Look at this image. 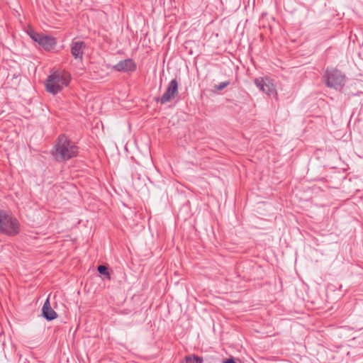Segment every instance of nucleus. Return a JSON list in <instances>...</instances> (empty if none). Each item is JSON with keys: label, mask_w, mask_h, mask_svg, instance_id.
Returning <instances> with one entry per match:
<instances>
[{"label": "nucleus", "mask_w": 363, "mask_h": 363, "mask_svg": "<svg viewBox=\"0 0 363 363\" xmlns=\"http://www.w3.org/2000/svg\"><path fill=\"white\" fill-rule=\"evenodd\" d=\"M186 363H203V359L198 356H187Z\"/></svg>", "instance_id": "obj_11"}, {"label": "nucleus", "mask_w": 363, "mask_h": 363, "mask_svg": "<svg viewBox=\"0 0 363 363\" xmlns=\"http://www.w3.org/2000/svg\"><path fill=\"white\" fill-rule=\"evenodd\" d=\"M113 69L118 72H133L136 69V65L132 59H126L115 65Z\"/></svg>", "instance_id": "obj_8"}, {"label": "nucleus", "mask_w": 363, "mask_h": 363, "mask_svg": "<svg viewBox=\"0 0 363 363\" xmlns=\"http://www.w3.org/2000/svg\"><path fill=\"white\" fill-rule=\"evenodd\" d=\"M256 86L262 92L266 94L269 96L277 95L276 86L273 81L269 77H258L255 79Z\"/></svg>", "instance_id": "obj_5"}, {"label": "nucleus", "mask_w": 363, "mask_h": 363, "mask_svg": "<svg viewBox=\"0 0 363 363\" xmlns=\"http://www.w3.org/2000/svg\"><path fill=\"white\" fill-rule=\"evenodd\" d=\"M178 82L176 79H174L169 82L166 89L165 92L160 99L161 104H166L173 99L178 94Z\"/></svg>", "instance_id": "obj_7"}, {"label": "nucleus", "mask_w": 363, "mask_h": 363, "mask_svg": "<svg viewBox=\"0 0 363 363\" xmlns=\"http://www.w3.org/2000/svg\"><path fill=\"white\" fill-rule=\"evenodd\" d=\"M98 272L101 274H106V275H108V269L106 267L104 266V265H99L98 267Z\"/></svg>", "instance_id": "obj_12"}, {"label": "nucleus", "mask_w": 363, "mask_h": 363, "mask_svg": "<svg viewBox=\"0 0 363 363\" xmlns=\"http://www.w3.org/2000/svg\"><path fill=\"white\" fill-rule=\"evenodd\" d=\"M229 84V82H221L217 86V89L218 90H222L224 88H225Z\"/></svg>", "instance_id": "obj_13"}, {"label": "nucleus", "mask_w": 363, "mask_h": 363, "mask_svg": "<svg viewBox=\"0 0 363 363\" xmlns=\"http://www.w3.org/2000/svg\"><path fill=\"white\" fill-rule=\"evenodd\" d=\"M43 316L48 320H54L57 317V313L51 308L48 298H47V300L45 301V302L43 306Z\"/></svg>", "instance_id": "obj_10"}, {"label": "nucleus", "mask_w": 363, "mask_h": 363, "mask_svg": "<svg viewBox=\"0 0 363 363\" xmlns=\"http://www.w3.org/2000/svg\"><path fill=\"white\" fill-rule=\"evenodd\" d=\"M78 147L64 135H60L55 145L53 156L57 161H65L77 156Z\"/></svg>", "instance_id": "obj_2"}, {"label": "nucleus", "mask_w": 363, "mask_h": 363, "mask_svg": "<svg viewBox=\"0 0 363 363\" xmlns=\"http://www.w3.org/2000/svg\"><path fill=\"white\" fill-rule=\"evenodd\" d=\"M30 37L46 50H52L56 45L54 38L38 33H30Z\"/></svg>", "instance_id": "obj_6"}, {"label": "nucleus", "mask_w": 363, "mask_h": 363, "mask_svg": "<svg viewBox=\"0 0 363 363\" xmlns=\"http://www.w3.org/2000/svg\"><path fill=\"white\" fill-rule=\"evenodd\" d=\"M70 81L69 72L62 69L56 70L48 75L45 83V89L48 93L56 95L67 87Z\"/></svg>", "instance_id": "obj_1"}, {"label": "nucleus", "mask_w": 363, "mask_h": 363, "mask_svg": "<svg viewBox=\"0 0 363 363\" xmlns=\"http://www.w3.org/2000/svg\"><path fill=\"white\" fill-rule=\"evenodd\" d=\"M325 78L327 86L336 90H340L345 85V75L336 69H328Z\"/></svg>", "instance_id": "obj_4"}, {"label": "nucleus", "mask_w": 363, "mask_h": 363, "mask_svg": "<svg viewBox=\"0 0 363 363\" xmlns=\"http://www.w3.org/2000/svg\"><path fill=\"white\" fill-rule=\"evenodd\" d=\"M19 231V223L16 218L0 211V232L9 235H16Z\"/></svg>", "instance_id": "obj_3"}, {"label": "nucleus", "mask_w": 363, "mask_h": 363, "mask_svg": "<svg viewBox=\"0 0 363 363\" xmlns=\"http://www.w3.org/2000/svg\"><path fill=\"white\" fill-rule=\"evenodd\" d=\"M223 363H235L233 358H230L223 361Z\"/></svg>", "instance_id": "obj_14"}, {"label": "nucleus", "mask_w": 363, "mask_h": 363, "mask_svg": "<svg viewBox=\"0 0 363 363\" xmlns=\"http://www.w3.org/2000/svg\"><path fill=\"white\" fill-rule=\"evenodd\" d=\"M86 45L82 41L72 42L71 45V53L76 59H82L84 50Z\"/></svg>", "instance_id": "obj_9"}]
</instances>
